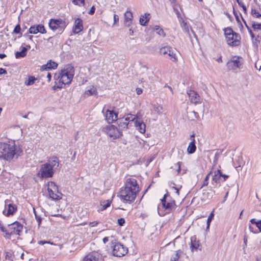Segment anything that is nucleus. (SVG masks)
<instances>
[{
  "instance_id": "1",
  "label": "nucleus",
  "mask_w": 261,
  "mask_h": 261,
  "mask_svg": "<svg viewBox=\"0 0 261 261\" xmlns=\"http://www.w3.org/2000/svg\"><path fill=\"white\" fill-rule=\"evenodd\" d=\"M139 191V185L136 179L128 178L126 180L125 187L120 192L121 199L129 203L133 202Z\"/></svg>"
},
{
  "instance_id": "2",
  "label": "nucleus",
  "mask_w": 261,
  "mask_h": 261,
  "mask_svg": "<svg viewBox=\"0 0 261 261\" xmlns=\"http://www.w3.org/2000/svg\"><path fill=\"white\" fill-rule=\"evenodd\" d=\"M22 154V150L14 142L1 143L0 145V158L8 161L17 159Z\"/></svg>"
},
{
  "instance_id": "3",
  "label": "nucleus",
  "mask_w": 261,
  "mask_h": 261,
  "mask_svg": "<svg viewBox=\"0 0 261 261\" xmlns=\"http://www.w3.org/2000/svg\"><path fill=\"white\" fill-rule=\"evenodd\" d=\"M74 75V67L70 64L66 65L64 68L61 70L58 78L60 79L59 83L62 85H69L72 81Z\"/></svg>"
},
{
  "instance_id": "4",
  "label": "nucleus",
  "mask_w": 261,
  "mask_h": 261,
  "mask_svg": "<svg viewBox=\"0 0 261 261\" xmlns=\"http://www.w3.org/2000/svg\"><path fill=\"white\" fill-rule=\"evenodd\" d=\"M224 34L226 37L227 43L232 46H237L240 45L241 36L239 34L234 32L231 28L224 29Z\"/></svg>"
},
{
  "instance_id": "5",
  "label": "nucleus",
  "mask_w": 261,
  "mask_h": 261,
  "mask_svg": "<svg viewBox=\"0 0 261 261\" xmlns=\"http://www.w3.org/2000/svg\"><path fill=\"white\" fill-rule=\"evenodd\" d=\"M48 24L51 30L57 31L58 34H61L67 26L66 22L62 19H51Z\"/></svg>"
},
{
  "instance_id": "6",
  "label": "nucleus",
  "mask_w": 261,
  "mask_h": 261,
  "mask_svg": "<svg viewBox=\"0 0 261 261\" xmlns=\"http://www.w3.org/2000/svg\"><path fill=\"white\" fill-rule=\"evenodd\" d=\"M102 132L113 139H116L122 135V132L114 125H108L102 128Z\"/></svg>"
},
{
  "instance_id": "7",
  "label": "nucleus",
  "mask_w": 261,
  "mask_h": 261,
  "mask_svg": "<svg viewBox=\"0 0 261 261\" xmlns=\"http://www.w3.org/2000/svg\"><path fill=\"white\" fill-rule=\"evenodd\" d=\"M113 248L112 253L114 256L121 257L126 254L128 251L127 248L118 242L112 243Z\"/></svg>"
},
{
  "instance_id": "8",
  "label": "nucleus",
  "mask_w": 261,
  "mask_h": 261,
  "mask_svg": "<svg viewBox=\"0 0 261 261\" xmlns=\"http://www.w3.org/2000/svg\"><path fill=\"white\" fill-rule=\"evenodd\" d=\"M55 172V171L48 166V164L45 163L41 165L38 174L41 178H47L53 177Z\"/></svg>"
},
{
  "instance_id": "9",
  "label": "nucleus",
  "mask_w": 261,
  "mask_h": 261,
  "mask_svg": "<svg viewBox=\"0 0 261 261\" xmlns=\"http://www.w3.org/2000/svg\"><path fill=\"white\" fill-rule=\"evenodd\" d=\"M23 229V226L20 223L16 221L8 225V231L7 235L16 234L20 236Z\"/></svg>"
},
{
  "instance_id": "10",
  "label": "nucleus",
  "mask_w": 261,
  "mask_h": 261,
  "mask_svg": "<svg viewBox=\"0 0 261 261\" xmlns=\"http://www.w3.org/2000/svg\"><path fill=\"white\" fill-rule=\"evenodd\" d=\"M49 186L50 188H48V192L49 196L54 200H59L61 198L60 195L56 193V191L58 190L57 186L54 182L51 181L49 183Z\"/></svg>"
},
{
  "instance_id": "11",
  "label": "nucleus",
  "mask_w": 261,
  "mask_h": 261,
  "mask_svg": "<svg viewBox=\"0 0 261 261\" xmlns=\"http://www.w3.org/2000/svg\"><path fill=\"white\" fill-rule=\"evenodd\" d=\"M138 79L141 83L146 82L149 79L148 68L146 66H142L140 69V73L137 74Z\"/></svg>"
},
{
  "instance_id": "12",
  "label": "nucleus",
  "mask_w": 261,
  "mask_h": 261,
  "mask_svg": "<svg viewBox=\"0 0 261 261\" xmlns=\"http://www.w3.org/2000/svg\"><path fill=\"white\" fill-rule=\"evenodd\" d=\"M242 63L240 61L239 57H234L233 59L227 63V66L228 70H235L237 68H240Z\"/></svg>"
},
{
  "instance_id": "13",
  "label": "nucleus",
  "mask_w": 261,
  "mask_h": 261,
  "mask_svg": "<svg viewBox=\"0 0 261 261\" xmlns=\"http://www.w3.org/2000/svg\"><path fill=\"white\" fill-rule=\"evenodd\" d=\"M160 54L164 56L170 57V59L173 61L176 62L177 61L175 54L173 53V52L170 50L169 47L164 46L161 48L160 49Z\"/></svg>"
},
{
  "instance_id": "14",
  "label": "nucleus",
  "mask_w": 261,
  "mask_h": 261,
  "mask_svg": "<svg viewBox=\"0 0 261 261\" xmlns=\"http://www.w3.org/2000/svg\"><path fill=\"white\" fill-rule=\"evenodd\" d=\"M106 120L109 123H113L118 120V114L113 110H107L105 113Z\"/></svg>"
},
{
  "instance_id": "15",
  "label": "nucleus",
  "mask_w": 261,
  "mask_h": 261,
  "mask_svg": "<svg viewBox=\"0 0 261 261\" xmlns=\"http://www.w3.org/2000/svg\"><path fill=\"white\" fill-rule=\"evenodd\" d=\"M187 93L192 103L196 105L201 102L200 97L196 92L193 90H189L187 91Z\"/></svg>"
},
{
  "instance_id": "16",
  "label": "nucleus",
  "mask_w": 261,
  "mask_h": 261,
  "mask_svg": "<svg viewBox=\"0 0 261 261\" xmlns=\"http://www.w3.org/2000/svg\"><path fill=\"white\" fill-rule=\"evenodd\" d=\"M29 33L36 34L38 33L41 34H45L46 33V31L44 28V26L42 24H38L37 25H33L30 27L29 29Z\"/></svg>"
},
{
  "instance_id": "17",
  "label": "nucleus",
  "mask_w": 261,
  "mask_h": 261,
  "mask_svg": "<svg viewBox=\"0 0 261 261\" xmlns=\"http://www.w3.org/2000/svg\"><path fill=\"white\" fill-rule=\"evenodd\" d=\"M45 164H48V166L55 171L59 166V161L57 156H53L48 159Z\"/></svg>"
},
{
  "instance_id": "18",
  "label": "nucleus",
  "mask_w": 261,
  "mask_h": 261,
  "mask_svg": "<svg viewBox=\"0 0 261 261\" xmlns=\"http://www.w3.org/2000/svg\"><path fill=\"white\" fill-rule=\"evenodd\" d=\"M195 134H193L190 136V139L191 140V141L190 142L187 151L188 154H193L194 153L196 150V146L195 144Z\"/></svg>"
},
{
  "instance_id": "19",
  "label": "nucleus",
  "mask_w": 261,
  "mask_h": 261,
  "mask_svg": "<svg viewBox=\"0 0 261 261\" xmlns=\"http://www.w3.org/2000/svg\"><path fill=\"white\" fill-rule=\"evenodd\" d=\"M7 201H5V203H7ZM17 210V207L12 204L9 203L7 205V207L6 206L5 209L3 211V214L5 215L9 216L12 215Z\"/></svg>"
},
{
  "instance_id": "20",
  "label": "nucleus",
  "mask_w": 261,
  "mask_h": 261,
  "mask_svg": "<svg viewBox=\"0 0 261 261\" xmlns=\"http://www.w3.org/2000/svg\"><path fill=\"white\" fill-rule=\"evenodd\" d=\"M83 29V20L81 18H76L74 22L73 31L74 34H78Z\"/></svg>"
},
{
  "instance_id": "21",
  "label": "nucleus",
  "mask_w": 261,
  "mask_h": 261,
  "mask_svg": "<svg viewBox=\"0 0 261 261\" xmlns=\"http://www.w3.org/2000/svg\"><path fill=\"white\" fill-rule=\"evenodd\" d=\"M57 67L58 64L56 62L49 60L46 64L41 67L40 70L42 71H47L50 69H56Z\"/></svg>"
},
{
  "instance_id": "22",
  "label": "nucleus",
  "mask_w": 261,
  "mask_h": 261,
  "mask_svg": "<svg viewBox=\"0 0 261 261\" xmlns=\"http://www.w3.org/2000/svg\"><path fill=\"white\" fill-rule=\"evenodd\" d=\"M200 246V243L198 240H196L195 236L191 238L190 248L192 251H197Z\"/></svg>"
},
{
  "instance_id": "23",
  "label": "nucleus",
  "mask_w": 261,
  "mask_h": 261,
  "mask_svg": "<svg viewBox=\"0 0 261 261\" xmlns=\"http://www.w3.org/2000/svg\"><path fill=\"white\" fill-rule=\"evenodd\" d=\"M97 92L96 89L93 86H90L87 87L84 96L85 97H88L91 95H97Z\"/></svg>"
},
{
  "instance_id": "24",
  "label": "nucleus",
  "mask_w": 261,
  "mask_h": 261,
  "mask_svg": "<svg viewBox=\"0 0 261 261\" xmlns=\"http://www.w3.org/2000/svg\"><path fill=\"white\" fill-rule=\"evenodd\" d=\"M135 126L137 130H138L142 134L145 133L146 130V125L144 122L137 119L135 121Z\"/></svg>"
},
{
  "instance_id": "25",
  "label": "nucleus",
  "mask_w": 261,
  "mask_h": 261,
  "mask_svg": "<svg viewBox=\"0 0 261 261\" xmlns=\"http://www.w3.org/2000/svg\"><path fill=\"white\" fill-rule=\"evenodd\" d=\"M222 172L220 170L218 169L214 172V175L213 177V181L216 183H220L222 181L221 178Z\"/></svg>"
},
{
  "instance_id": "26",
  "label": "nucleus",
  "mask_w": 261,
  "mask_h": 261,
  "mask_svg": "<svg viewBox=\"0 0 261 261\" xmlns=\"http://www.w3.org/2000/svg\"><path fill=\"white\" fill-rule=\"evenodd\" d=\"M167 196V194H165L163 198L161 199L162 204L163 207L165 208L166 210H170L173 205V203L166 202V198Z\"/></svg>"
},
{
  "instance_id": "27",
  "label": "nucleus",
  "mask_w": 261,
  "mask_h": 261,
  "mask_svg": "<svg viewBox=\"0 0 261 261\" xmlns=\"http://www.w3.org/2000/svg\"><path fill=\"white\" fill-rule=\"evenodd\" d=\"M215 191L212 190L205 191L203 193V199L204 200H210L214 195Z\"/></svg>"
},
{
  "instance_id": "28",
  "label": "nucleus",
  "mask_w": 261,
  "mask_h": 261,
  "mask_svg": "<svg viewBox=\"0 0 261 261\" xmlns=\"http://www.w3.org/2000/svg\"><path fill=\"white\" fill-rule=\"evenodd\" d=\"M147 15L148 16L149 14H148L147 15V14L145 13L144 15H141L139 19V23L141 25L145 26L148 23L149 20V18L148 17Z\"/></svg>"
},
{
  "instance_id": "29",
  "label": "nucleus",
  "mask_w": 261,
  "mask_h": 261,
  "mask_svg": "<svg viewBox=\"0 0 261 261\" xmlns=\"http://www.w3.org/2000/svg\"><path fill=\"white\" fill-rule=\"evenodd\" d=\"M117 124L120 128H127L128 122L125 120L124 118H119L117 120Z\"/></svg>"
},
{
  "instance_id": "30",
  "label": "nucleus",
  "mask_w": 261,
  "mask_h": 261,
  "mask_svg": "<svg viewBox=\"0 0 261 261\" xmlns=\"http://www.w3.org/2000/svg\"><path fill=\"white\" fill-rule=\"evenodd\" d=\"M251 15L253 18H261V14L258 12L257 9L253 6H251Z\"/></svg>"
},
{
  "instance_id": "31",
  "label": "nucleus",
  "mask_w": 261,
  "mask_h": 261,
  "mask_svg": "<svg viewBox=\"0 0 261 261\" xmlns=\"http://www.w3.org/2000/svg\"><path fill=\"white\" fill-rule=\"evenodd\" d=\"M27 48L23 47L21 51H17L15 53V57L17 59L24 57L27 55Z\"/></svg>"
},
{
  "instance_id": "32",
  "label": "nucleus",
  "mask_w": 261,
  "mask_h": 261,
  "mask_svg": "<svg viewBox=\"0 0 261 261\" xmlns=\"http://www.w3.org/2000/svg\"><path fill=\"white\" fill-rule=\"evenodd\" d=\"M171 2L172 7L173 9V11L175 12V13L177 15V17L178 18H179V12L178 10V7H179V5L176 4V0H169Z\"/></svg>"
},
{
  "instance_id": "33",
  "label": "nucleus",
  "mask_w": 261,
  "mask_h": 261,
  "mask_svg": "<svg viewBox=\"0 0 261 261\" xmlns=\"http://www.w3.org/2000/svg\"><path fill=\"white\" fill-rule=\"evenodd\" d=\"M111 203V201L108 200H104L100 202V206H101V208L100 209L101 211H103L106 210L107 207H109L110 206Z\"/></svg>"
},
{
  "instance_id": "34",
  "label": "nucleus",
  "mask_w": 261,
  "mask_h": 261,
  "mask_svg": "<svg viewBox=\"0 0 261 261\" xmlns=\"http://www.w3.org/2000/svg\"><path fill=\"white\" fill-rule=\"evenodd\" d=\"M97 258L94 255L89 254L83 259V261H97Z\"/></svg>"
},
{
  "instance_id": "35",
  "label": "nucleus",
  "mask_w": 261,
  "mask_h": 261,
  "mask_svg": "<svg viewBox=\"0 0 261 261\" xmlns=\"http://www.w3.org/2000/svg\"><path fill=\"white\" fill-rule=\"evenodd\" d=\"M154 30L156 31V33L160 36L163 37H165L166 36V34L164 30L163 29L161 28L159 25H155L154 28Z\"/></svg>"
},
{
  "instance_id": "36",
  "label": "nucleus",
  "mask_w": 261,
  "mask_h": 261,
  "mask_svg": "<svg viewBox=\"0 0 261 261\" xmlns=\"http://www.w3.org/2000/svg\"><path fill=\"white\" fill-rule=\"evenodd\" d=\"M250 222L255 224L256 226L259 229L260 232H261V220H256V219H252L250 220Z\"/></svg>"
},
{
  "instance_id": "37",
  "label": "nucleus",
  "mask_w": 261,
  "mask_h": 261,
  "mask_svg": "<svg viewBox=\"0 0 261 261\" xmlns=\"http://www.w3.org/2000/svg\"><path fill=\"white\" fill-rule=\"evenodd\" d=\"M133 14L130 11H127L124 14V21H132Z\"/></svg>"
},
{
  "instance_id": "38",
  "label": "nucleus",
  "mask_w": 261,
  "mask_h": 261,
  "mask_svg": "<svg viewBox=\"0 0 261 261\" xmlns=\"http://www.w3.org/2000/svg\"><path fill=\"white\" fill-rule=\"evenodd\" d=\"M252 28L254 31L261 30V23H256L255 21H252Z\"/></svg>"
},
{
  "instance_id": "39",
  "label": "nucleus",
  "mask_w": 261,
  "mask_h": 261,
  "mask_svg": "<svg viewBox=\"0 0 261 261\" xmlns=\"http://www.w3.org/2000/svg\"><path fill=\"white\" fill-rule=\"evenodd\" d=\"M136 116L134 115L128 114H127L125 118V120H126L128 123L130 121H133L136 119Z\"/></svg>"
},
{
  "instance_id": "40",
  "label": "nucleus",
  "mask_w": 261,
  "mask_h": 261,
  "mask_svg": "<svg viewBox=\"0 0 261 261\" xmlns=\"http://www.w3.org/2000/svg\"><path fill=\"white\" fill-rule=\"evenodd\" d=\"M214 216V214L213 212H212L210 214V215H209V216L208 217V218L207 219V221H206V229H209L210 223H211V221H212V220L213 219Z\"/></svg>"
},
{
  "instance_id": "41",
  "label": "nucleus",
  "mask_w": 261,
  "mask_h": 261,
  "mask_svg": "<svg viewBox=\"0 0 261 261\" xmlns=\"http://www.w3.org/2000/svg\"><path fill=\"white\" fill-rule=\"evenodd\" d=\"M180 25L183 28V30L188 34H189V25L184 20L182 21V23H180Z\"/></svg>"
},
{
  "instance_id": "42",
  "label": "nucleus",
  "mask_w": 261,
  "mask_h": 261,
  "mask_svg": "<svg viewBox=\"0 0 261 261\" xmlns=\"http://www.w3.org/2000/svg\"><path fill=\"white\" fill-rule=\"evenodd\" d=\"M34 210V214H35V218L36 219V221L38 223V226L39 227L41 223V221H42V218L41 217V216L39 215L37 212L35 211V208H33Z\"/></svg>"
},
{
  "instance_id": "43",
  "label": "nucleus",
  "mask_w": 261,
  "mask_h": 261,
  "mask_svg": "<svg viewBox=\"0 0 261 261\" xmlns=\"http://www.w3.org/2000/svg\"><path fill=\"white\" fill-rule=\"evenodd\" d=\"M34 210V214H35V218L36 219V221L38 223V226L39 227L41 223V221H42V218L41 217V216L39 215L37 212L35 211V208H33Z\"/></svg>"
},
{
  "instance_id": "44",
  "label": "nucleus",
  "mask_w": 261,
  "mask_h": 261,
  "mask_svg": "<svg viewBox=\"0 0 261 261\" xmlns=\"http://www.w3.org/2000/svg\"><path fill=\"white\" fill-rule=\"evenodd\" d=\"M36 80L34 76H29L28 80L25 82V84L27 86L32 85L35 83Z\"/></svg>"
},
{
  "instance_id": "45",
  "label": "nucleus",
  "mask_w": 261,
  "mask_h": 261,
  "mask_svg": "<svg viewBox=\"0 0 261 261\" xmlns=\"http://www.w3.org/2000/svg\"><path fill=\"white\" fill-rule=\"evenodd\" d=\"M189 117L193 120L194 118H199L198 114L194 111H191L189 113Z\"/></svg>"
},
{
  "instance_id": "46",
  "label": "nucleus",
  "mask_w": 261,
  "mask_h": 261,
  "mask_svg": "<svg viewBox=\"0 0 261 261\" xmlns=\"http://www.w3.org/2000/svg\"><path fill=\"white\" fill-rule=\"evenodd\" d=\"M72 3L79 6H84L85 4V0H73Z\"/></svg>"
},
{
  "instance_id": "47",
  "label": "nucleus",
  "mask_w": 261,
  "mask_h": 261,
  "mask_svg": "<svg viewBox=\"0 0 261 261\" xmlns=\"http://www.w3.org/2000/svg\"><path fill=\"white\" fill-rule=\"evenodd\" d=\"M170 187L171 189H173L174 190H175V193H177V194H179V189L178 188L175 187V185L174 183L171 182L170 185Z\"/></svg>"
},
{
  "instance_id": "48",
  "label": "nucleus",
  "mask_w": 261,
  "mask_h": 261,
  "mask_svg": "<svg viewBox=\"0 0 261 261\" xmlns=\"http://www.w3.org/2000/svg\"><path fill=\"white\" fill-rule=\"evenodd\" d=\"M5 258L6 261H13L12 258L11 254L10 252H6Z\"/></svg>"
},
{
  "instance_id": "49",
  "label": "nucleus",
  "mask_w": 261,
  "mask_h": 261,
  "mask_svg": "<svg viewBox=\"0 0 261 261\" xmlns=\"http://www.w3.org/2000/svg\"><path fill=\"white\" fill-rule=\"evenodd\" d=\"M163 108L161 106H154V110L158 114H161Z\"/></svg>"
},
{
  "instance_id": "50",
  "label": "nucleus",
  "mask_w": 261,
  "mask_h": 261,
  "mask_svg": "<svg viewBox=\"0 0 261 261\" xmlns=\"http://www.w3.org/2000/svg\"><path fill=\"white\" fill-rule=\"evenodd\" d=\"M0 230L4 232L6 235H7V232H8V229H7L6 228H5L3 224L2 223V222L0 221Z\"/></svg>"
},
{
  "instance_id": "51",
  "label": "nucleus",
  "mask_w": 261,
  "mask_h": 261,
  "mask_svg": "<svg viewBox=\"0 0 261 261\" xmlns=\"http://www.w3.org/2000/svg\"><path fill=\"white\" fill-rule=\"evenodd\" d=\"M21 28L19 24H17L16 25L14 29V32L16 34H19L20 32Z\"/></svg>"
},
{
  "instance_id": "52",
  "label": "nucleus",
  "mask_w": 261,
  "mask_h": 261,
  "mask_svg": "<svg viewBox=\"0 0 261 261\" xmlns=\"http://www.w3.org/2000/svg\"><path fill=\"white\" fill-rule=\"evenodd\" d=\"M179 257V256L178 255V252L177 251L175 254V256L171 257L170 261H176L178 259Z\"/></svg>"
},
{
  "instance_id": "53",
  "label": "nucleus",
  "mask_w": 261,
  "mask_h": 261,
  "mask_svg": "<svg viewBox=\"0 0 261 261\" xmlns=\"http://www.w3.org/2000/svg\"><path fill=\"white\" fill-rule=\"evenodd\" d=\"M119 21V16L116 14L114 15L113 25H115Z\"/></svg>"
},
{
  "instance_id": "54",
  "label": "nucleus",
  "mask_w": 261,
  "mask_h": 261,
  "mask_svg": "<svg viewBox=\"0 0 261 261\" xmlns=\"http://www.w3.org/2000/svg\"><path fill=\"white\" fill-rule=\"evenodd\" d=\"M125 223V220L123 218H120L118 220V223L120 226H123Z\"/></svg>"
},
{
  "instance_id": "55",
  "label": "nucleus",
  "mask_w": 261,
  "mask_h": 261,
  "mask_svg": "<svg viewBox=\"0 0 261 261\" xmlns=\"http://www.w3.org/2000/svg\"><path fill=\"white\" fill-rule=\"evenodd\" d=\"M233 13L235 17H236V19L237 21L238 22H240V19H239V15H238L237 12L236 11V10H235L234 8H233Z\"/></svg>"
},
{
  "instance_id": "56",
  "label": "nucleus",
  "mask_w": 261,
  "mask_h": 261,
  "mask_svg": "<svg viewBox=\"0 0 261 261\" xmlns=\"http://www.w3.org/2000/svg\"><path fill=\"white\" fill-rule=\"evenodd\" d=\"M95 7H94V6H92V7L91 8L90 10H89V12H88V14H89V15H92L94 14V12H95Z\"/></svg>"
},
{
  "instance_id": "57",
  "label": "nucleus",
  "mask_w": 261,
  "mask_h": 261,
  "mask_svg": "<svg viewBox=\"0 0 261 261\" xmlns=\"http://www.w3.org/2000/svg\"><path fill=\"white\" fill-rule=\"evenodd\" d=\"M99 223L98 221H93L89 223V226L91 227L96 226Z\"/></svg>"
},
{
  "instance_id": "58",
  "label": "nucleus",
  "mask_w": 261,
  "mask_h": 261,
  "mask_svg": "<svg viewBox=\"0 0 261 261\" xmlns=\"http://www.w3.org/2000/svg\"><path fill=\"white\" fill-rule=\"evenodd\" d=\"M136 92L137 95H140L142 93L143 90L141 88H137L136 89Z\"/></svg>"
},
{
  "instance_id": "59",
  "label": "nucleus",
  "mask_w": 261,
  "mask_h": 261,
  "mask_svg": "<svg viewBox=\"0 0 261 261\" xmlns=\"http://www.w3.org/2000/svg\"><path fill=\"white\" fill-rule=\"evenodd\" d=\"M229 176L227 175H226V174H224L222 173V176H221V178H222V181H225L228 178Z\"/></svg>"
},
{
  "instance_id": "60",
  "label": "nucleus",
  "mask_w": 261,
  "mask_h": 261,
  "mask_svg": "<svg viewBox=\"0 0 261 261\" xmlns=\"http://www.w3.org/2000/svg\"><path fill=\"white\" fill-rule=\"evenodd\" d=\"M248 30L249 32V34L252 38V39H253L254 37H255V35L253 33L251 29L249 28V27H248Z\"/></svg>"
},
{
  "instance_id": "61",
  "label": "nucleus",
  "mask_w": 261,
  "mask_h": 261,
  "mask_svg": "<svg viewBox=\"0 0 261 261\" xmlns=\"http://www.w3.org/2000/svg\"><path fill=\"white\" fill-rule=\"evenodd\" d=\"M132 23V21H124V24L127 27H129Z\"/></svg>"
},
{
  "instance_id": "62",
  "label": "nucleus",
  "mask_w": 261,
  "mask_h": 261,
  "mask_svg": "<svg viewBox=\"0 0 261 261\" xmlns=\"http://www.w3.org/2000/svg\"><path fill=\"white\" fill-rule=\"evenodd\" d=\"M24 37H26L28 38V39L30 40H32L33 39V36H32V35H29V34H28L27 33V34H25L24 35Z\"/></svg>"
},
{
  "instance_id": "63",
  "label": "nucleus",
  "mask_w": 261,
  "mask_h": 261,
  "mask_svg": "<svg viewBox=\"0 0 261 261\" xmlns=\"http://www.w3.org/2000/svg\"><path fill=\"white\" fill-rule=\"evenodd\" d=\"M6 73H7V71L6 69L2 68H0V75L2 74H6Z\"/></svg>"
},
{
  "instance_id": "64",
  "label": "nucleus",
  "mask_w": 261,
  "mask_h": 261,
  "mask_svg": "<svg viewBox=\"0 0 261 261\" xmlns=\"http://www.w3.org/2000/svg\"><path fill=\"white\" fill-rule=\"evenodd\" d=\"M208 182L207 181L204 180L203 181L202 185L201 187V188H202V187H203L204 186H207L208 185Z\"/></svg>"
}]
</instances>
